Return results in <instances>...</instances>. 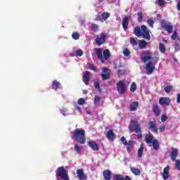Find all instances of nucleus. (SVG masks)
Segmentation results:
<instances>
[{
  "label": "nucleus",
  "instance_id": "28",
  "mask_svg": "<svg viewBox=\"0 0 180 180\" xmlns=\"http://www.w3.org/2000/svg\"><path fill=\"white\" fill-rule=\"evenodd\" d=\"M131 172H132V174H134V175H136V176H139V175L141 174V172L140 171V169L136 167H131Z\"/></svg>",
  "mask_w": 180,
  "mask_h": 180
},
{
  "label": "nucleus",
  "instance_id": "34",
  "mask_svg": "<svg viewBox=\"0 0 180 180\" xmlns=\"http://www.w3.org/2000/svg\"><path fill=\"white\" fill-rule=\"evenodd\" d=\"M96 22H103V19L102 18V14L101 15V13H98V15H96L95 18Z\"/></svg>",
  "mask_w": 180,
  "mask_h": 180
},
{
  "label": "nucleus",
  "instance_id": "19",
  "mask_svg": "<svg viewBox=\"0 0 180 180\" xmlns=\"http://www.w3.org/2000/svg\"><path fill=\"white\" fill-rule=\"evenodd\" d=\"M88 146L91 150H94V151H99V146H98V143H96L95 141H90L88 143Z\"/></svg>",
  "mask_w": 180,
  "mask_h": 180
},
{
  "label": "nucleus",
  "instance_id": "57",
  "mask_svg": "<svg viewBox=\"0 0 180 180\" xmlns=\"http://www.w3.org/2000/svg\"><path fill=\"white\" fill-rule=\"evenodd\" d=\"M176 103H180V93L176 94Z\"/></svg>",
  "mask_w": 180,
  "mask_h": 180
},
{
  "label": "nucleus",
  "instance_id": "42",
  "mask_svg": "<svg viewBox=\"0 0 180 180\" xmlns=\"http://www.w3.org/2000/svg\"><path fill=\"white\" fill-rule=\"evenodd\" d=\"M72 37L74 40H78L79 39V33L73 32L72 34Z\"/></svg>",
  "mask_w": 180,
  "mask_h": 180
},
{
  "label": "nucleus",
  "instance_id": "55",
  "mask_svg": "<svg viewBox=\"0 0 180 180\" xmlns=\"http://www.w3.org/2000/svg\"><path fill=\"white\" fill-rule=\"evenodd\" d=\"M161 120L162 122H167V120H168V117L167 116V115H162Z\"/></svg>",
  "mask_w": 180,
  "mask_h": 180
},
{
  "label": "nucleus",
  "instance_id": "50",
  "mask_svg": "<svg viewBox=\"0 0 180 180\" xmlns=\"http://www.w3.org/2000/svg\"><path fill=\"white\" fill-rule=\"evenodd\" d=\"M175 161V167L176 168V169H178L179 171H180V160H174Z\"/></svg>",
  "mask_w": 180,
  "mask_h": 180
},
{
  "label": "nucleus",
  "instance_id": "35",
  "mask_svg": "<svg viewBox=\"0 0 180 180\" xmlns=\"http://www.w3.org/2000/svg\"><path fill=\"white\" fill-rule=\"evenodd\" d=\"M99 29V26L95 23L91 24V30L96 33Z\"/></svg>",
  "mask_w": 180,
  "mask_h": 180
},
{
  "label": "nucleus",
  "instance_id": "8",
  "mask_svg": "<svg viewBox=\"0 0 180 180\" xmlns=\"http://www.w3.org/2000/svg\"><path fill=\"white\" fill-rule=\"evenodd\" d=\"M105 41H106V34L105 33H102L100 37H98L95 39L96 44H97V46H102V44H104Z\"/></svg>",
  "mask_w": 180,
  "mask_h": 180
},
{
  "label": "nucleus",
  "instance_id": "21",
  "mask_svg": "<svg viewBox=\"0 0 180 180\" xmlns=\"http://www.w3.org/2000/svg\"><path fill=\"white\" fill-rule=\"evenodd\" d=\"M103 176L105 180H111L112 179V172L109 169H105L103 172Z\"/></svg>",
  "mask_w": 180,
  "mask_h": 180
},
{
  "label": "nucleus",
  "instance_id": "15",
  "mask_svg": "<svg viewBox=\"0 0 180 180\" xmlns=\"http://www.w3.org/2000/svg\"><path fill=\"white\" fill-rule=\"evenodd\" d=\"M105 136L109 141H115V139H116V134H115V132L112 129L107 131Z\"/></svg>",
  "mask_w": 180,
  "mask_h": 180
},
{
  "label": "nucleus",
  "instance_id": "39",
  "mask_svg": "<svg viewBox=\"0 0 180 180\" xmlns=\"http://www.w3.org/2000/svg\"><path fill=\"white\" fill-rule=\"evenodd\" d=\"M75 54L77 57H82V56L84 55V51H82V49H78L75 51Z\"/></svg>",
  "mask_w": 180,
  "mask_h": 180
},
{
  "label": "nucleus",
  "instance_id": "31",
  "mask_svg": "<svg viewBox=\"0 0 180 180\" xmlns=\"http://www.w3.org/2000/svg\"><path fill=\"white\" fill-rule=\"evenodd\" d=\"M139 49H145L147 46V42L144 40H141L139 43Z\"/></svg>",
  "mask_w": 180,
  "mask_h": 180
},
{
  "label": "nucleus",
  "instance_id": "23",
  "mask_svg": "<svg viewBox=\"0 0 180 180\" xmlns=\"http://www.w3.org/2000/svg\"><path fill=\"white\" fill-rule=\"evenodd\" d=\"M153 110L155 116H160V115H161V109H160V106H158V104H153Z\"/></svg>",
  "mask_w": 180,
  "mask_h": 180
},
{
  "label": "nucleus",
  "instance_id": "48",
  "mask_svg": "<svg viewBox=\"0 0 180 180\" xmlns=\"http://www.w3.org/2000/svg\"><path fill=\"white\" fill-rule=\"evenodd\" d=\"M121 143H122L124 146H127V144H129V142H127V140H126V137L124 136H122L121 138Z\"/></svg>",
  "mask_w": 180,
  "mask_h": 180
},
{
  "label": "nucleus",
  "instance_id": "60",
  "mask_svg": "<svg viewBox=\"0 0 180 180\" xmlns=\"http://www.w3.org/2000/svg\"><path fill=\"white\" fill-rule=\"evenodd\" d=\"M156 18H157V19H158V20H160V19H161V15H160V14H158L157 15H156Z\"/></svg>",
  "mask_w": 180,
  "mask_h": 180
},
{
  "label": "nucleus",
  "instance_id": "29",
  "mask_svg": "<svg viewBox=\"0 0 180 180\" xmlns=\"http://www.w3.org/2000/svg\"><path fill=\"white\" fill-rule=\"evenodd\" d=\"M153 150H155L156 151L160 150V143H158V141L157 139L153 140V143H152Z\"/></svg>",
  "mask_w": 180,
  "mask_h": 180
},
{
  "label": "nucleus",
  "instance_id": "45",
  "mask_svg": "<svg viewBox=\"0 0 180 180\" xmlns=\"http://www.w3.org/2000/svg\"><path fill=\"white\" fill-rule=\"evenodd\" d=\"M124 74H126V71L124 70H118L117 71V75L118 77H123V75H124Z\"/></svg>",
  "mask_w": 180,
  "mask_h": 180
},
{
  "label": "nucleus",
  "instance_id": "27",
  "mask_svg": "<svg viewBox=\"0 0 180 180\" xmlns=\"http://www.w3.org/2000/svg\"><path fill=\"white\" fill-rule=\"evenodd\" d=\"M103 56L105 58V60H109L110 58V51L109 49H105L103 52Z\"/></svg>",
  "mask_w": 180,
  "mask_h": 180
},
{
  "label": "nucleus",
  "instance_id": "44",
  "mask_svg": "<svg viewBox=\"0 0 180 180\" xmlns=\"http://www.w3.org/2000/svg\"><path fill=\"white\" fill-rule=\"evenodd\" d=\"M123 54L125 56V57H129L130 56V51L128 49H125L123 51Z\"/></svg>",
  "mask_w": 180,
  "mask_h": 180
},
{
  "label": "nucleus",
  "instance_id": "10",
  "mask_svg": "<svg viewBox=\"0 0 180 180\" xmlns=\"http://www.w3.org/2000/svg\"><path fill=\"white\" fill-rule=\"evenodd\" d=\"M89 79H91V72H84L82 76V81L85 84V85H89Z\"/></svg>",
  "mask_w": 180,
  "mask_h": 180
},
{
  "label": "nucleus",
  "instance_id": "22",
  "mask_svg": "<svg viewBox=\"0 0 180 180\" xmlns=\"http://www.w3.org/2000/svg\"><path fill=\"white\" fill-rule=\"evenodd\" d=\"M176 157H178V149L172 148L170 154L172 161H176Z\"/></svg>",
  "mask_w": 180,
  "mask_h": 180
},
{
  "label": "nucleus",
  "instance_id": "53",
  "mask_svg": "<svg viewBox=\"0 0 180 180\" xmlns=\"http://www.w3.org/2000/svg\"><path fill=\"white\" fill-rule=\"evenodd\" d=\"M89 70H91V71H95V72H96V67H95V65H94V64L89 65Z\"/></svg>",
  "mask_w": 180,
  "mask_h": 180
},
{
  "label": "nucleus",
  "instance_id": "16",
  "mask_svg": "<svg viewBox=\"0 0 180 180\" xmlns=\"http://www.w3.org/2000/svg\"><path fill=\"white\" fill-rule=\"evenodd\" d=\"M130 20V16L125 15L122 19V27L124 30H127L129 29V22Z\"/></svg>",
  "mask_w": 180,
  "mask_h": 180
},
{
  "label": "nucleus",
  "instance_id": "1",
  "mask_svg": "<svg viewBox=\"0 0 180 180\" xmlns=\"http://www.w3.org/2000/svg\"><path fill=\"white\" fill-rule=\"evenodd\" d=\"M134 34H135L136 37H143L146 40H150V39H151V36H150V30L146 25H142L141 27L139 26L135 27L134 28Z\"/></svg>",
  "mask_w": 180,
  "mask_h": 180
},
{
  "label": "nucleus",
  "instance_id": "24",
  "mask_svg": "<svg viewBox=\"0 0 180 180\" xmlns=\"http://www.w3.org/2000/svg\"><path fill=\"white\" fill-rule=\"evenodd\" d=\"M137 108H139V102L134 101L130 105V110L131 112H136L137 110Z\"/></svg>",
  "mask_w": 180,
  "mask_h": 180
},
{
  "label": "nucleus",
  "instance_id": "51",
  "mask_svg": "<svg viewBox=\"0 0 180 180\" xmlns=\"http://www.w3.org/2000/svg\"><path fill=\"white\" fill-rule=\"evenodd\" d=\"M94 87L96 88V89H98L99 91H101V86L99 84V82H94Z\"/></svg>",
  "mask_w": 180,
  "mask_h": 180
},
{
  "label": "nucleus",
  "instance_id": "9",
  "mask_svg": "<svg viewBox=\"0 0 180 180\" xmlns=\"http://www.w3.org/2000/svg\"><path fill=\"white\" fill-rule=\"evenodd\" d=\"M143 56H141V58L143 63H147V61H150L153 58L151 51H143Z\"/></svg>",
  "mask_w": 180,
  "mask_h": 180
},
{
  "label": "nucleus",
  "instance_id": "20",
  "mask_svg": "<svg viewBox=\"0 0 180 180\" xmlns=\"http://www.w3.org/2000/svg\"><path fill=\"white\" fill-rule=\"evenodd\" d=\"M163 179L167 180L169 178V166L167 165L163 169V173L162 174Z\"/></svg>",
  "mask_w": 180,
  "mask_h": 180
},
{
  "label": "nucleus",
  "instance_id": "17",
  "mask_svg": "<svg viewBox=\"0 0 180 180\" xmlns=\"http://www.w3.org/2000/svg\"><path fill=\"white\" fill-rule=\"evenodd\" d=\"M94 51L96 53L98 60H101L102 63H105V60H103V55L102 54V49L96 48L94 49Z\"/></svg>",
  "mask_w": 180,
  "mask_h": 180
},
{
  "label": "nucleus",
  "instance_id": "11",
  "mask_svg": "<svg viewBox=\"0 0 180 180\" xmlns=\"http://www.w3.org/2000/svg\"><path fill=\"white\" fill-rule=\"evenodd\" d=\"M155 70V65L153 64V62H149L146 66V70L147 72V75H151Z\"/></svg>",
  "mask_w": 180,
  "mask_h": 180
},
{
  "label": "nucleus",
  "instance_id": "14",
  "mask_svg": "<svg viewBox=\"0 0 180 180\" xmlns=\"http://www.w3.org/2000/svg\"><path fill=\"white\" fill-rule=\"evenodd\" d=\"M150 130L153 131L156 134H158V128H157V123L155 121H150L148 122Z\"/></svg>",
  "mask_w": 180,
  "mask_h": 180
},
{
  "label": "nucleus",
  "instance_id": "58",
  "mask_svg": "<svg viewBox=\"0 0 180 180\" xmlns=\"http://www.w3.org/2000/svg\"><path fill=\"white\" fill-rule=\"evenodd\" d=\"M159 130H160V133H162V131H164V130H165V125H162V127H160Z\"/></svg>",
  "mask_w": 180,
  "mask_h": 180
},
{
  "label": "nucleus",
  "instance_id": "18",
  "mask_svg": "<svg viewBox=\"0 0 180 180\" xmlns=\"http://www.w3.org/2000/svg\"><path fill=\"white\" fill-rule=\"evenodd\" d=\"M154 140V136L151 134H146L145 136V141L147 144H153Z\"/></svg>",
  "mask_w": 180,
  "mask_h": 180
},
{
  "label": "nucleus",
  "instance_id": "56",
  "mask_svg": "<svg viewBox=\"0 0 180 180\" xmlns=\"http://www.w3.org/2000/svg\"><path fill=\"white\" fill-rule=\"evenodd\" d=\"M153 64L154 65H155L157 64V63H158V57L155 56V57H153Z\"/></svg>",
  "mask_w": 180,
  "mask_h": 180
},
{
  "label": "nucleus",
  "instance_id": "52",
  "mask_svg": "<svg viewBox=\"0 0 180 180\" xmlns=\"http://www.w3.org/2000/svg\"><path fill=\"white\" fill-rule=\"evenodd\" d=\"M159 4V6H164L165 5V0H157Z\"/></svg>",
  "mask_w": 180,
  "mask_h": 180
},
{
  "label": "nucleus",
  "instance_id": "36",
  "mask_svg": "<svg viewBox=\"0 0 180 180\" xmlns=\"http://www.w3.org/2000/svg\"><path fill=\"white\" fill-rule=\"evenodd\" d=\"M129 89H130L131 92H136V89H137V85L136 84V82H133L131 84Z\"/></svg>",
  "mask_w": 180,
  "mask_h": 180
},
{
  "label": "nucleus",
  "instance_id": "26",
  "mask_svg": "<svg viewBox=\"0 0 180 180\" xmlns=\"http://www.w3.org/2000/svg\"><path fill=\"white\" fill-rule=\"evenodd\" d=\"M144 151V145L141 144L140 148L138 150L137 156L139 158H141L143 157V153Z\"/></svg>",
  "mask_w": 180,
  "mask_h": 180
},
{
  "label": "nucleus",
  "instance_id": "13",
  "mask_svg": "<svg viewBox=\"0 0 180 180\" xmlns=\"http://www.w3.org/2000/svg\"><path fill=\"white\" fill-rule=\"evenodd\" d=\"M77 178L79 180H87L88 178L86 177V175H85V173H84V169H78L77 170Z\"/></svg>",
  "mask_w": 180,
  "mask_h": 180
},
{
  "label": "nucleus",
  "instance_id": "47",
  "mask_svg": "<svg viewBox=\"0 0 180 180\" xmlns=\"http://www.w3.org/2000/svg\"><path fill=\"white\" fill-rule=\"evenodd\" d=\"M130 43L132 46H137V41L134 37L130 38Z\"/></svg>",
  "mask_w": 180,
  "mask_h": 180
},
{
  "label": "nucleus",
  "instance_id": "41",
  "mask_svg": "<svg viewBox=\"0 0 180 180\" xmlns=\"http://www.w3.org/2000/svg\"><path fill=\"white\" fill-rule=\"evenodd\" d=\"M172 89H174V86H167L165 88V92H166V94H169V92H171V91H172Z\"/></svg>",
  "mask_w": 180,
  "mask_h": 180
},
{
  "label": "nucleus",
  "instance_id": "40",
  "mask_svg": "<svg viewBox=\"0 0 180 180\" xmlns=\"http://www.w3.org/2000/svg\"><path fill=\"white\" fill-rule=\"evenodd\" d=\"M147 23L150 26V27H154V23H155L154 20L149 18L147 20Z\"/></svg>",
  "mask_w": 180,
  "mask_h": 180
},
{
  "label": "nucleus",
  "instance_id": "4",
  "mask_svg": "<svg viewBox=\"0 0 180 180\" xmlns=\"http://www.w3.org/2000/svg\"><path fill=\"white\" fill-rule=\"evenodd\" d=\"M56 177L57 180H70V177L68 176V172L65 170L63 166L57 168L56 171Z\"/></svg>",
  "mask_w": 180,
  "mask_h": 180
},
{
  "label": "nucleus",
  "instance_id": "43",
  "mask_svg": "<svg viewBox=\"0 0 180 180\" xmlns=\"http://www.w3.org/2000/svg\"><path fill=\"white\" fill-rule=\"evenodd\" d=\"M75 150L77 151V154H81L82 148L79 145L76 144L75 145Z\"/></svg>",
  "mask_w": 180,
  "mask_h": 180
},
{
  "label": "nucleus",
  "instance_id": "59",
  "mask_svg": "<svg viewBox=\"0 0 180 180\" xmlns=\"http://www.w3.org/2000/svg\"><path fill=\"white\" fill-rule=\"evenodd\" d=\"M177 11H180V0L177 3Z\"/></svg>",
  "mask_w": 180,
  "mask_h": 180
},
{
  "label": "nucleus",
  "instance_id": "49",
  "mask_svg": "<svg viewBox=\"0 0 180 180\" xmlns=\"http://www.w3.org/2000/svg\"><path fill=\"white\" fill-rule=\"evenodd\" d=\"M176 36H178V34L176 32V30H174L172 35L171 36V39L172 40H176Z\"/></svg>",
  "mask_w": 180,
  "mask_h": 180
},
{
  "label": "nucleus",
  "instance_id": "12",
  "mask_svg": "<svg viewBox=\"0 0 180 180\" xmlns=\"http://www.w3.org/2000/svg\"><path fill=\"white\" fill-rule=\"evenodd\" d=\"M159 103L161 106H169L171 104V99L168 97H161L159 99Z\"/></svg>",
  "mask_w": 180,
  "mask_h": 180
},
{
  "label": "nucleus",
  "instance_id": "46",
  "mask_svg": "<svg viewBox=\"0 0 180 180\" xmlns=\"http://www.w3.org/2000/svg\"><path fill=\"white\" fill-rule=\"evenodd\" d=\"M101 102V97L99 96H95L94 105H96Z\"/></svg>",
  "mask_w": 180,
  "mask_h": 180
},
{
  "label": "nucleus",
  "instance_id": "32",
  "mask_svg": "<svg viewBox=\"0 0 180 180\" xmlns=\"http://www.w3.org/2000/svg\"><path fill=\"white\" fill-rule=\"evenodd\" d=\"M159 50H160V53H165V51L167 50L165 49V45H164V44L160 42L159 44Z\"/></svg>",
  "mask_w": 180,
  "mask_h": 180
},
{
  "label": "nucleus",
  "instance_id": "25",
  "mask_svg": "<svg viewBox=\"0 0 180 180\" xmlns=\"http://www.w3.org/2000/svg\"><path fill=\"white\" fill-rule=\"evenodd\" d=\"M115 179L116 180H131V178H130V176H126L124 178V177H123V175H122V174H115Z\"/></svg>",
  "mask_w": 180,
  "mask_h": 180
},
{
  "label": "nucleus",
  "instance_id": "2",
  "mask_svg": "<svg viewBox=\"0 0 180 180\" xmlns=\"http://www.w3.org/2000/svg\"><path fill=\"white\" fill-rule=\"evenodd\" d=\"M72 133V139L77 141L79 144H85L86 138L85 137V130L77 128Z\"/></svg>",
  "mask_w": 180,
  "mask_h": 180
},
{
  "label": "nucleus",
  "instance_id": "6",
  "mask_svg": "<svg viewBox=\"0 0 180 180\" xmlns=\"http://www.w3.org/2000/svg\"><path fill=\"white\" fill-rule=\"evenodd\" d=\"M161 27L164 30H166L167 33H172V32H174V27L171 25V22L165 21V20L161 21Z\"/></svg>",
  "mask_w": 180,
  "mask_h": 180
},
{
  "label": "nucleus",
  "instance_id": "33",
  "mask_svg": "<svg viewBox=\"0 0 180 180\" xmlns=\"http://www.w3.org/2000/svg\"><path fill=\"white\" fill-rule=\"evenodd\" d=\"M103 20H108V18L110 17V14L109 13L104 12L101 14Z\"/></svg>",
  "mask_w": 180,
  "mask_h": 180
},
{
  "label": "nucleus",
  "instance_id": "30",
  "mask_svg": "<svg viewBox=\"0 0 180 180\" xmlns=\"http://www.w3.org/2000/svg\"><path fill=\"white\" fill-rule=\"evenodd\" d=\"M133 141L130 140L128 141L127 146V150L128 153H130L133 148Z\"/></svg>",
  "mask_w": 180,
  "mask_h": 180
},
{
  "label": "nucleus",
  "instance_id": "38",
  "mask_svg": "<svg viewBox=\"0 0 180 180\" xmlns=\"http://www.w3.org/2000/svg\"><path fill=\"white\" fill-rule=\"evenodd\" d=\"M138 15V22H143V13L141 11H139L137 13Z\"/></svg>",
  "mask_w": 180,
  "mask_h": 180
},
{
  "label": "nucleus",
  "instance_id": "54",
  "mask_svg": "<svg viewBox=\"0 0 180 180\" xmlns=\"http://www.w3.org/2000/svg\"><path fill=\"white\" fill-rule=\"evenodd\" d=\"M78 105H84L85 103V99L84 98H79L77 101Z\"/></svg>",
  "mask_w": 180,
  "mask_h": 180
},
{
  "label": "nucleus",
  "instance_id": "3",
  "mask_svg": "<svg viewBox=\"0 0 180 180\" xmlns=\"http://www.w3.org/2000/svg\"><path fill=\"white\" fill-rule=\"evenodd\" d=\"M129 131H134L137 135V139L140 140L143 137V134H141V127L139 124V121L136 119H133L130 120V124L129 127Z\"/></svg>",
  "mask_w": 180,
  "mask_h": 180
},
{
  "label": "nucleus",
  "instance_id": "7",
  "mask_svg": "<svg viewBox=\"0 0 180 180\" xmlns=\"http://www.w3.org/2000/svg\"><path fill=\"white\" fill-rule=\"evenodd\" d=\"M103 73L101 74V77L103 81H106L110 79V73L109 72V69L108 68H102Z\"/></svg>",
  "mask_w": 180,
  "mask_h": 180
},
{
  "label": "nucleus",
  "instance_id": "5",
  "mask_svg": "<svg viewBox=\"0 0 180 180\" xmlns=\"http://www.w3.org/2000/svg\"><path fill=\"white\" fill-rule=\"evenodd\" d=\"M117 91L120 95H124L126 94L127 88L124 80H120L117 83Z\"/></svg>",
  "mask_w": 180,
  "mask_h": 180
},
{
  "label": "nucleus",
  "instance_id": "37",
  "mask_svg": "<svg viewBox=\"0 0 180 180\" xmlns=\"http://www.w3.org/2000/svg\"><path fill=\"white\" fill-rule=\"evenodd\" d=\"M52 86H55V89H58V88H60V82H58L57 80H54L52 82Z\"/></svg>",
  "mask_w": 180,
  "mask_h": 180
}]
</instances>
